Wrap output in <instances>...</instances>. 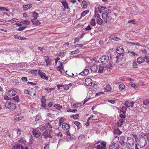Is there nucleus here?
Here are the masks:
<instances>
[{
  "label": "nucleus",
  "mask_w": 149,
  "mask_h": 149,
  "mask_svg": "<svg viewBox=\"0 0 149 149\" xmlns=\"http://www.w3.org/2000/svg\"><path fill=\"white\" fill-rule=\"evenodd\" d=\"M111 10H107L102 11V17L104 21L107 19L109 15L111 13Z\"/></svg>",
  "instance_id": "5"
},
{
  "label": "nucleus",
  "mask_w": 149,
  "mask_h": 149,
  "mask_svg": "<svg viewBox=\"0 0 149 149\" xmlns=\"http://www.w3.org/2000/svg\"><path fill=\"white\" fill-rule=\"evenodd\" d=\"M143 103L145 105H147L149 104V100L148 99L144 100L143 101Z\"/></svg>",
  "instance_id": "42"
},
{
  "label": "nucleus",
  "mask_w": 149,
  "mask_h": 149,
  "mask_svg": "<svg viewBox=\"0 0 149 149\" xmlns=\"http://www.w3.org/2000/svg\"><path fill=\"white\" fill-rule=\"evenodd\" d=\"M45 126L46 130H50V129L52 128V126L49 123L46 124Z\"/></svg>",
  "instance_id": "22"
},
{
  "label": "nucleus",
  "mask_w": 149,
  "mask_h": 149,
  "mask_svg": "<svg viewBox=\"0 0 149 149\" xmlns=\"http://www.w3.org/2000/svg\"><path fill=\"white\" fill-rule=\"evenodd\" d=\"M74 123L77 126V129L78 130H79L80 129V127H79V125L80 124V123L78 122L77 121H75L74 122Z\"/></svg>",
  "instance_id": "41"
},
{
  "label": "nucleus",
  "mask_w": 149,
  "mask_h": 149,
  "mask_svg": "<svg viewBox=\"0 0 149 149\" xmlns=\"http://www.w3.org/2000/svg\"><path fill=\"white\" fill-rule=\"evenodd\" d=\"M32 133L34 136L38 138L41 135V133L39 130L33 129L32 131Z\"/></svg>",
  "instance_id": "7"
},
{
  "label": "nucleus",
  "mask_w": 149,
  "mask_h": 149,
  "mask_svg": "<svg viewBox=\"0 0 149 149\" xmlns=\"http://www.w3.org/2000/svg\"><path fill=\"white\" fill-rule=\"evenodd\" d=\"M138 145L141 148H143L147 144V141L144 136H141L138 141Z\"/></svg>",
  "instance_id": "1"
},
{
  "label": "nucleus",
  "mask_w": 149,
  "mask_h": 149,
  "mask_svg": "<svg viewBox=\"0 0 149 149\" xmlns=\"http://www.w3.org/2000/svg\"><path fill=\"white\" fill-rule=\"evenodd\" d=\"M16 93V92L14 90H9L8 91V95L10 96H13L15 95Z\"/></svg>",
  "instance_id": "10"
},
{
  "label": "nucleus",
  "mask_w": 149,
  "mask_h": 149,
  "mask_svg": "<svg viewBox=\"0 0 149 149\" xmlns=\"http://www.w3.org/2000/svg\"><path fill=\"white\" fill-rule=\"evenodd\" d=\"M118 55L117 56H116V58L117 60H118L120 58H121L120 57V56L123 57L124 56V54L123 53H122V54L121 53H118Z\"/></svg>",
  "instance_id": "39"
},
{
  "label": "nucleus",
  "mask_w": 149,
  "mask_h": 149,
  "mask_svg": "<svg viewBox=\"0 0 149 149\" xmlns=\"http://www.w3.org/2000/svg\"><path fill=\"white\" fill-rule=\"evenodd\" d=\"M16 20L15 18H13L12 19H11L10 20H8V22H10L11 23H13L14 22H16Z\"/></svg>",
  "instance_id": "57"
},
{
  "label": "nucleus",
  "mask_w": 149,
  "mask_h": 149,
  "mask_svg": "<svg viewBox=\"0 0 149 149\" xmlns=\"http://www.w3.org/2000/svg\"><path fill=\"white\" fill-rule=\"evenodd\" d=\"M62 128L64 130H67L69 129L70 125L67 123H64L62 124Z\"/></svg>",
  "instance_id": "17"
},
{
  "label": "nucleus",
  "mask_w": 149,
  "mask_h": 149,
  "mask_svg": "<svg viewBox=\"0 0 149 149\" xmlns=\"http://www.w3.org/2000/svg\"><path fill=\"white\" fill-rule=\"evenodd\" d=\"M64 122V118H61L59 120V125L61 126L62 123Z\"/></svg>",
  "instance_id": "47"
},
{
  "label": "nucleus",
  "mask_w": 149,
  "mask_h": 149,
  "mask_svg": "<svg viewBox=\"0 0 149 149\" xmlns=\"http://www.w3.org/2000/svg\"><path fill=\"white\" fill-rule=\"evenodd\" d=\"M97 69V66L95 64H94L91 67V71L93 72H96Z\"/></svg>",
  "instance_id": "16"
},
{
  "label": "nucleus",
  "mask_w": 149,
  "mask_h": 149,
  "mask_svg": "<svg viewBox=\"0 0 149 149\" xmlns=\"http://www.w3.org/2000/svg\"><path fill=\"white\" fill-rule=\"evenodd\" d=\"M144 61H145V59L142 57H139L137 60V62L139 64L141 63Z\"/></svg>",
  "instance_id": "20"
},
{
  "label": "nucleus",
  "mask_w": 149,
  "mask_h": 149,
  "mask_svg": "<svg viewBox=\"0 0 149 149\" xmlns=\"http://www.w3.org/2000/svg\"><path fill=\"white\" fill-rule=\"evenodd\" d=\"M127 44H129L130 45H139V44L138 42L135 43H133V42H128V41H127Z\"/></svg>",
  "instance_id": "44"
},
{
  "label": "nucleus",
  "mask_w": 149,
  "mask_h": 149,
  "mask_svg": "<svg viewBox=\"0 0 149 149\" xmlns=\"http://www.w3.org/2000/svg\"><path fill=\"white\" fill-rule=\"evenodd\" d=\"M89 12V10H86L84 11L81 14V16H84L86 15Z\"/></svg>",
  "instance_id": "38"
},
{
  "label": "nucleus",
  "mask_w": 149,
  "mask_h": 149,
  "mask_svg": "<svg viewBox=\"0 0 149 149\" xmlns=\"http://www.w3.org/2000/svg\"><path fill=\"white\" fill-rule=\"evenodd\" d=\"M85 82L86 84L88 86H91L92 84V80L90 78H86L85 81Z\"/></svg>",
  "instance_id": "9"
},
{
  "label": "nucleus",
  "mask_w": 149,
  "mask_h": 149,
  "mask_svg": "<svg viewBox=\"0 0 149 149\" xmlns=\"http://www.w3.org/2000/svg\"><path fill=\"white\" fill-rule=\"evenodd\" d=\"M120 117L122 118H123V119H124V118H125V117H126V116H125V114H123H123H120Z\"/></svg>",
  "instance_id": "61"
},
{
  "label": "nucleus",
  "mask_w": 149,
  "mask_h": 149,
  "mask_svg": "<svg viewBox=\"0 0 149 149\" xmlns=\"http://www.w3.org/2000/svg\"><path fill=\"white\" fill-rule=\"evenodd\" d=\"M115 15V13H112V14L111 12V13L109 15L107 19H106L104 21L106 22V23L111 22L114 19L112 17L113 16H114Z\"/></svg>",
  "instance_id": "6"
},
{
  "label": "nucleus",
  "mask_w": 149,
  "mask_h": 149,
  "mask_svg": "<svg viewBox=\"0 0 149 149\" xmlns=\"http://www.w3.org/2000/svg\"><path fill=\"white\" fill-rule=\"evenodd\" d=\"M79 115L78 114H75V115L72 116V117L74 119H76L79 118Z\"/></svg>",
  "instance_id": "52"
},
{
  "label": "nucleus",
  "mask_w": 149,
  "mask_h": 149,
  "mask_svg": "<svg viewBox=\"0 0 149 149\" xmlns=\"http://www.w3.org/2000/svg\"><path fill=\"white\" fill-rule=\"evenodd\" d=\"M91 28L89 25H88L87 27L85 28V29L86 30L89 31L91 30Z\"/></svg>",
  "instance_id": "63"
},
{
  "label": "nucleus",
  "mask_w": 149,
  "mask_h": 149,
  "mask_svg": "<svg viewBox=\"0 0 149 149\" xmlns=\"http://www.w3.org/2000/svg\"><path fill=\"white\" fill-rule=\"evenodd\" d=\"M79 50L77 49L74 51H72L71 52V54L72 55L74 54H76L78 53L79 52Z\"/></svg>",
  "instance_id": "46"
},
{
  "label": "nucleus",
  "mask_w": 149,
  "mask_h": 149,
  "mask_svg": "<svg viewBox=\"0 0 149 149\" xmlns=\"http://www.w3.org/2000/svg\"><path fill=\"white\" fill-rule=\"evenodd\" d=\"M111 89L110 86L109 85H108L106 86L105 90H106V91H110Z\"/></svg>",
  "instance_id": "48"
},
{
  "label": "nucleus",
  "mask_w": 149,
  "mask_h": 149,
  "mask_svg": "<svg viewBox=\"0 0 149 149\" xmlns=\"http://www.w3.org/2000/svg\"><path fill=\"white\" fill-rule=\"evenodd\" d=\"M40 116H39L38 115H37L36 116V121H37L39 120L40 118Z\"/></svg>",
  "instance_id": "59"
},
{
  "label": "nucleus",
  "mask_w": 149,
  "mask_h": 149,
  "mask_svg": "<svg viewBox=\"0 0 149 149\" xmlns=\"http://www.w3.org/2000/svg\"><path fill=\"white\" fill-rule=\"evenodd\" d=\"M12 99L14 100L17 102H19V97L18 95H17L15 97H13Z\"/></svg>",
  "instance_id": "40"
},
{
  "label": "nucleus",
  "mask_w": 149,
  "mask_h": 149,
  "mask_svg": "<svg viewBox=\"0 0 149 149\" xmlns=\"http://www.w3.org/2000/svg\"><path fill=\"white\" fill-rule=\"evenodd\" d=\"M21 147V144H17L13 146V149H20Z\"/></svg>",
  "instance_id": "31"
},
{
  "label": "nucleus",
  "mask_w": 149,
  "mask_h": 149,
  "mask_svg": "<svg viewBox=\"0 0 149 149\" xmlns=\"http://www.w3.org/2000/svg\"><path fill=\"white\" fill-rule=\"evenodd\" d=\"M42 135L44 136V138L45 139H46L47 137H52L51 134L45 131L42 134Z\"/></svg>",
  "instance_id": "11"
},
{
  "label": "nucleus",
  "mask_w": 149,
  "mask_h": 149,
  "mask_svg": "<svg viewBox=\"0 0 149 149\" xmlns=\"http://www.w3.org/2000/svg\"><path fill=\"white\" fill-rule=\"evenodd\" d=\"M114 134H116L119 135L122 134V132L118 128L114 130Z\"/></svg>",
  "instance_id": "27"
},
{
  "label": "nucleus",
  "mask_w": 149,
  "mask_h": 149,
  "mask_svg": "<svg viewBox=\"0 0 149 149\" xmlns=\"http://www.w3.org/2000/svg\"><path fill=\"white\" fill-rule=\"evenodd\" d=\"M5 106L9 109H14L16 107V104L12 102L7 101L5 103Z\"/></svg>",
  "instance_id": "4"
},
{
  "label": "nucleus",
  "mask_w": 149,
  "mask_h": 149,
  "mask_svg": "<svg viewBox=\"0 0 149 149\" xmlns=\"http://www.w3.org/2000/svg\"><path fill=\"white\" fill-rule=\"evenodd\" d=\"M77 111V110L76 109H68L67 110L68 112H73L75 113Z\"/></svg>",
  "instance_id": "50"
},
{
  "label": "nucleus",
  "mask_w": 149,
  "mask_h": 149,
  "mask_svg": "<svg viewBox=\"0 0 149 149\" xmlns=\"http://www.w3.org/2000/svg\"><path fill=\"white\" fill-rule=\"evenodd\" d=\"M31 72L33 74L35 75L37 74L38 73V71L36 70H31Z\"/></svg>",
  "instance_id": "43"
},
{
  "label": "nucleus",
  "mask_w": 149,
  "mask_h": 149,
  "mask_svg": "<svg viewBox=\"0 0 149 149\" xmlns=\"http://www.w3.org/2000/svg\"><path fill=\"white\" fill-rule=\"evenodd\" d=\"M124 121V120L123 119H121L118 122V127L121 126L123 125Z\"/></svg>",
  "instance_id": "25"
},
{
  "label": "nucleus",
  "mask_w": 149,
  "mask_h": 149,
  "mask_svg": "<svg viewBox=\"0 0 149 149\" xmlns=\"http://www.w3.org/2000/svg\"><path fill=\"white\" fill-rule=\"evenodd\" d=\"M95 19H92L90 22V24L91 26H94L95 25Z\"/></svg>",
  "instance_id": "33"
},
{
  "label": "nucleus",
  "mask_w": 149,
  "mask_h": 149,
  "mask_svg": "<svg viewBox=\"0 0 149 149\" xmlns=\"http://www.w3.org/2000/svg\"><path fill=\"white\" fill-rule=\"evenodd\" d=\"M30 21L27 20H24L21 22L20 23L22 24H25V25H28L30 23Z\"/></svg>",
  "instance_id": "24"
},
{
  "label": "nucleus",
  "mask_w": 149,
  "mask_h": 149,
  "mask_svg": "<svg viewBox=\"0 0 149 149\" xmlns=\"http://www.w3.org/2000/svg\"><path fill=\"white\" fill-rule=\"evenodd\" d=\"M106 143L105 142L103 141L101 143L100 141H97L95 144L94 147L97 149H106Z\"/></svg>",
  "instance_id": "2"
},
{
  "label": "nucleus",
  "mask_w": 149,
  "mask_h": 149,
  "mask_svg": "<svg viewBox=\"0 0 149 149\" xmlns=\"http://www.w3.org/2000/svg\"><path fill=\"white\" fill-rule=\"evenodd\" d=\"M32 7V5L31 4L28 5H24L23 6V8L24 10H26L31 8Z\"/></svg>",
  "instance_id": "19"
},
{
  "label": "nucleus",
  "mask_w": 149,
  "mask_h": 149,
  "mask_svg": "<svg viewBox=\"0 0 149 149\" xmlns=\"http://www.w3.org/2000/svg\"><path fill=\"white\" fill-rule=\"evenodd\" d=\"M49 144H46L45 145L44 149H49Z\"/></svg>",
  "instance_id": "60"
},
{
  "label": "nucleus",
  "mask_w": 149,
  "mask_h": 149,
  "mask_svg": "<svg viewBox=\"0 0 149 149\" xmlns=\"http://www.w3.org/2000/svg\"><path fill=\"white\" fill-rule=\"evenodd\" d=\"M4 10H5L6 11H9V10L8 9H6L5 7H0V11H3Z\"/></svg>",
  "instance_id": "45"
},
{
  "label": "nucleus",
  "mask_w": 149,
  "mask_h": 149,
  "mask_svg": "<svg viewBox=\"0 0 149 149\" xmlns=\"http://www.w3.org/2000/svg\"><path fill=\"white\" fill-rule=\"evenodd\" d=\"M134 104V103L133 102H129L128 101H126L125 103V105L127 107H128L130 106L132 107L133 106Z\"/></svg>",
  "instance_id": "15"
},
{
  "label": "nucleus",
  "mask_w": 149,
  "mask_h": 149,
  "mask_svg": "<svg viewBox=\"0 0 149 149\" xmlns=\"http://www.w3.org/2000/svg\"><path fill=\"white\" fill-rule=\"evenodd\" d=\"M104 70V68L103 65H100L99 66V68L98 70V72L99 73H102Z\"/></svg>",
  "instance_id": "30"
},
{
  "label": "nucleus",
  "mask_w": 149,
  "mask_h": 149,
  "mask_svg": "<svg viewBox=\"0 0 149 149\" xmlns=\"http://www.w3.org/2000/svg\"><path fill=\"white\" fill-rule=\"evenodd\" d=\"M32 16L33 17V19H36L37 17H38V14L36 12H34L32 14Z\"/></svg>",
  "instance_id": "21"
},
{
  "label": "nucleus",
  "mask_w": 149,
  "mask_h": 149,
  "mask_svg": "<svg viewBox=\"0 0 149 149\" xmlns=\"http://www.w3.org/2000/svg\"><path fill=\"white\" fill-rule=\"evenodd\" d=\"M145 58L146 59V60H145V61L147 62H149V57L148 56H145Z\"/></svg>",
  "instance_id": "64"
},
{
  "label": "nucleus",
  "mask_w": 149,
  "mask_h": 149,
  "mask_svg": "<svg viewBox=\"0 0 149 149\" xmlns=\"http://www.w3.org/2000/svg\"><path fill=\"white\" fill-rule=\"evenodd\" d=\"M127 110V108L124 107H123L120 110L121 112H122L123 114H125L126 111Z\"/></svg>",
  "instance_id": "34"
},
{
  "label": "nucleus",
  "mask_w": 149,
  "mask_h": 149,
  "mask_svg": "<svg viewBox=\"0 0 149 149\" xmlns=\"http://www.w3.org/2000/svg\"><path fill=\"white\" fill-rule=\"evenodd\" d=\"M144 137L147 139L148 141L149 142V134H145L144 135Z\"/></svg>",
  "instance_id": "62"
},
{
  "label": "nucleus",
  "mask_w": 149,
  "mask_h": 149,
  "mask_svg": "<svg viewBox=\"0 0 149 149\" xmlns=\"http://www.w3.org/2000/svg\"><path fill=\"white\" fill-rule=\"evenodd\" d=\"M89 72V70L87 69H85L84 70L79 73V74L83 76L87 75Z\"/></svg>",
  "instance_id": "14"
},
{
  "label": "nucleus",
  "mask_w": 149,
  "mask_h": 149,
  "mask_svg": "<svg viewBox=\"0 0 149 149\" xmlns=\"http://www.w3.org/2000/svg\"><path fill=\"white\" fill-rule=\"evenodd\" d=\"M14 37L15 39H17L21 40L26 39L25 38L22 37H21L18 36L17 35H15L14 36Z\"/></svg>",
  "instance_id": "32"
},
{
  "label": "nucleus",
  "mask_w": 149,
  "mask_h": 149,
  "mask_svg": "<svg viewBox=\"0 0 149 149\" xmlns=\"http://www.w3.org/2000/svg\"><path fill=\"white\" fill-rule=\"evenodd\" d=\"M23 116L21 115L18 114L14 116V118L16 120H19L22 119Z\"/></svg>",
  "instance_id": "13"
},
{
  "label": "nucleus",
  "mask_w": 149,
  "mask_h": 149,
  "mask_svg": "<svg viewBox=\"0 0 149 149\" xmlns=\"http://www.w3.org/2000/svg\"><path fill=\"white\" fill-rule=\"evenodd\" d=\"M40 76H41V78L46 80H47L48 79V77H46V74L44 73H42V74H41V75H40Z\"/></svg>",
  "instance_id": "29"
},
{
  "label": "nucleus",
  "mask_w": 149,
  "mask_h": 149,
  "mask_svg": "<svg viewBox=\"0 0 149 149\" xmlns=\"http://www.w3.org/2000/svg\"><path fill=\"white\" fill-rule=\"evenodd\" d=\"M109 60V56H108L104 55L102 56L99 59V61L102 62H107Z\"/></svg>",
  "instance_id": "8"
},
{
  "label": "nucleus",
  "mask_w": 149,
  "mask_h": 149,
  "mask_svg": "<svg viewBox=\"0 0 149 149\" xmlns=\"http://www.w3.org/2000/svg\"><path fill=\"white\" fill-rule=\"evenodd\" d=\"M97 23L100 25H101L103 23V20L100 18H98L97 19Z\"/></svg>",
  "instance_id": "36"
},
{
  "label": "nucleus",
  "mask_w": 149,
  "mask_h": 149,
  "mask_svg": "<svg viewBox=\"0 0 149 149\" xmlns=\"http://www.w3.org/2000/svg\"><path fill=\"white\" fill-rule=\"evenodd\" d=\"M69 85L71 86V84H69L68 85H66L65 86H63V87H64V88L65 90H68L69 88Z\"/></svg>",
  "instance_id": "51"
},
{
  "label": "nucleus",
  "mask_w": 149,
  "mask_h": 149,
  "mask_svg": "<svg viewBox=\"0 0 149 149\" xmlns=\"http://www.w3.org/2000/svg\"><path fill=\"white\" fill-rule=\"evenodd\" d=\"M115 147V145L112 144V145H111L109 146L108 149H113Z\"/></svg>",
  "instance_id": "58"
},
{
  "label": "nucleus",
  "mask_w": 149,
  "mask_h": 149,
  "mask_svg": "<svg viewBox=\"0 0 149 149\" xmlns=\"http://www.w3.org/2000/svg\"><path fill=\"white\" fill-rule=\"evenodd\" d=\"M134 144V139L132 137H129L127 139V141L126 142V145L128 147L133 146Z\"/></svg>",
  "instance_id": "3"
},
{
  "label": "nucleus",
  "mask_w": 149,
  "mask_h": 149,
  "mask_svg": "<svg viewBox=\"0 0 149 149\" xmlns=\"http://www.w3.org/2000/svg\"><path fill=\"white\" fill-rule=\"evenodd\" d=\"M130 85H131V86L132 87H134L135 88H136L137 87V85L135 84H130Z\"/></svg>",
  "instance_id": "56"
},
{
  "label": "nucleus",
  "mask_w": 149,
  "mask_h": 149,
  "mask_svg": "<svg viewBox=\"0 0 149 149\" xmlns=\"http://www.w3.org/2000/svg\"><path fill=\"white\" fill-rule=\"evenodd\" d=\"M41 102L43 107H45L46 104V99L44 96H42L41 99Z\"/></svg>",
  "instance_id": "23"
},
{
  "label": "nucleus",
  "mask_w": 149,
  "mask_h": 149,
  "mask_svg": "<svg viewBox=\"0 0 149 149\" xmlns=\"http://www.w3.org/2000/svg\"><path fill=\"white\" fill-rule=\"evenodd\" d=\"M54 107L56 109L59 110L62 108V107L59 104H56L54 105Z\"/></svg>",
  "instance_id": "37"
},
{
  "label": "nucleus",
  "mask_w": 149,
  "mask_h": 149,
  "mask_svg": "<svg viewBox=\"0 0 149 149\" xmlns=\"http://www.w3.org/2000/svg\"><path fill=\"white\" fill-rule=\"evenodd\" d=\"M125 87V85L123 84H120L119 86V88L121 89H123Z\"/></svg>",
  "instance_id": "55"
},
{
  "label": "nucleus",
  "mask_w": 149,
  "mask_h": 149,
  "mask_svg": "<svg viewBox=\"0 0 149 149\" xmlns=\"http://www.w3.org/2000/svg\"><path fill=\"white\" fill-rule=\"evenodd\" d=\"M81 5L83 7L86 8L87 6V2L85 1H83Z\"/></svg>",
  "instance_id": "35"
},
{
  "label": "nucleus",
  "mask_w": 149,
  "mask_h": 149,
  "mask_svg": "<svg viewBox=\"0 0 149 149\" xmlns=\"http://www.w3.org/2000/svg\"><path fill=\"white\" fill-rule=\"evenodd\" d=\"M106 8L104 6H99L97 7V9L98 10V12L101 13L102 11L103 10L105 9Z\"/></svg>",
  "instance_id": "28"
},
{
  "label": "nucleus",
  "mask_w": 149,
  "mask_h": 149,
  "mask_svg": "<svg viewBox=\"0 0 149 149\" xmlns=\"http://www.w3.org/2000/svg\"><path fill=\"white\" fill-rule=\"evenodd\" d=\"M18 141L19 143H24V142L26 141L25 139L24 138L20 139Z\"/></svg>",
  "instance_id": "54"
},
{
  "label": "nucleus",
  "mask_w": 149,
  "mask_h": 149,
  "mask_svg": "<svg viewBox=\"0 0 149 149\" xmlns=\"http://www.w3.org/2000/svg\"><path fill=\"white\" fill-rule=\"evenodd\" d=\"M45 90H47L48 92H51L52 91L54 90L53 88H45Z\"/></svg>",
  "instance_id": "53"
},
{
  "label": "nucleus",
  "mask_w": 149,
  "mask_h": 149,
  "mask_svg": "<svg viewBox=\"0 0 149 149\" xmlns=\"http://www.w3.org/2000/svg\"><path fill=\"white\" fill-rule=\"evenodd\" d=\"M61 3H62V5L64 6L65 8L67 9H68L69 8V7L68 5V3L66 0H62L61 1Z\"/></svg>",
  "instance_id": "12"
},
{
  "label": "nucleus",
  "mask_w": 149,
  "mask_h": 149,
  "mask_svg": "<svg viewBox=\"0 0 149 149\" xmlns=\"http://www.w3.org/2000/svg\"><path fill=\"white\" fill-rule=\"evenodd\" d=\"M116 52L117 53H123L124 52L123 49L122 47L121 46L118 47L116 49Z\"/></svg>",
  "instance_id": "18"
},
{
  "label": "nucleus",
  "mask_w": 149,
  "mask_h": 149,
  "mask_svg": "<svg viewBox=\"0 0 149 149\" xmlns=\"http://www.w3.org/2000/svg\"><path fill=\"white\" fill-rule=\"evenodd\" d=\"M26 26H21L19 27L18 29V30L19 31H22L25 29L26 28Z\"/></svg>",
  "instance_id": "49"
},
{
  "label": "nucleus",
  "mask_w": 149,
  "mask_h": 149,
  "mask_svg": "<svg viewBox=\"0 0 149 149\" xmlns=\"http://www.w3.org/2000/svg\"><path fill=\"white\" fill-rule=\"evenodd\" d=\"M31 21H32L33 24L34 25H38L41 24L39 20H38L37 21H35L33 20L32 19H31Z\"/></svg>",
  "instance_id": "26"
}]
</instances>
